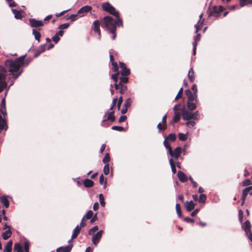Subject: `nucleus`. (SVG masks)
I'll use <instances>...</instances> for the list:
<instances>
[{"instance_id": "obj_1", "label": "nucleus", "mask_w": 252, "mask_h": 252, "mask_svg": "<svg viewBox=\"0 0 252 252\" xmlns=\"http://www.w3.org/2000/svg\"><path fill=\"white\" fill-rule=\"evenodd\" d=\"M26 56L25 54L14 60H7L5 62V68L0 66V93L7 88L5 79L7 71L10 72V75H12L14 80L17 79L22 73L23 70L21 67L25 64L24 60Z\"/></svg>"}, {"instance_id": "obj_2", "label": "nucleus", "mask_w": 252, "mask_h": 252, "mask_svg": "<svg viewBox=\"0 0 252 252\" xmlns=\"http://www.w3.org/2000/svg\"><path fill=\"white\" fill-rule=\"evenodd\" d=\"M100 26L103 30L109 31L110 29V16H106L100 19L93 22L92 28L94 32H100Z\"/></svg>"}, {"instance_id": "obj_3", "label": "nucleus", "mask_w": 252, "mask_h": 252, "mask_svg": "<svg viewBox=\"0 0 252 252\" xmlns=\"http://www.w3.org/2000/svg\"><path fill=\"white\" fill-rule=\"evenodd\" d=\"M111 15L115 16V19L111 17V32H115L117 27L123 26L122 19L120 18L119 13L111 5Z\"/></svg>"}, {"instance_id": "obj_4", "label": "nucleus", "mask_w": 252, "mask_h": 252, "mask_svg": "<svg viewBox=\"0 0 252 252\" xmlns=\"http://www.w3.org/2000/svg\"><path fill=\"white\" fill-rule=\"evenodd\" d=\"M189 109H185L182 111V117L184 120L189 121L192 119L198 120L200 119L198 111H196L195 112H192Z\"/></svg>"}, {"instance_id": "obj_5", "label": "nucleus", "mask_w": 252, "mask_h": 252, "mask_svg": "<svg viewBox=\"0 0 252 252\" xmlns=\"http://www.w3.org/2000/svg\"><path fill=\"white\" fill-rule=\"evenodd\" d=\"M224 9V7L222 6H219V7L214 6L213 9L210 12L209 15L217 18L220 15L221 12Z\"/></svg>"}, {"instance_id": "obj_6", "label": "nucleus", "mask_w": 252, "mask_h": 252, "mask_svg": "<svg viewBox=\"0 0 252 252\" xmlns=\"http://www.w3.org/2000/svg\"><path fill=\"white\" fill-rule=\"evenodd\" d=\"M113 56L111 55V65H112V69L114 72H115L116 73L111 75V78L114 80L117 79L119 75V67L116 62L113 61Z\"/></svg>"}, {"instance_id": "obj_7", "label": "nucleus", "mask_w": 252, "mask_h": 252, "mask_svg": "<svg viewBox=\"0 0 252 252\" xmlns=\"http://www.w3.org/2000/svg\"><path fill=\"white\" fill-rule=\"evenodd\" d=\"M182 152V148L180 147H177L173 151L171 149V152L169 153V154L171 157V158H174L175 159H177L180 157Z\"/></svg>"}, {"instance_id": "obj_8", "label": "nucleus", "mask_w": 252, "mask_h": 252, "mask_svg": "<svg viewBox=\"0 0 252 252\" xmlns=\"http://www.w3.org/2000/svg\"><path fill=\"white\" fill-rule=\"evenodd\" d=\"M185 94L188 97V101H194L196 102L198 101L197 94L192 93L190 90H186Z\"/></svg>"}, {"instance_id": "obj_9", "label": "nucleus", "mask_w": 252, "mask_h": 252, "mask_svg": "<svg viewBox=\"0 0 252 252\" xmlns=\"http://www.w3.org/2000/svg\"><path fill=\"white\" fill-rule=\"evenodd\" d=\"M29 22L31 26L34 28H38L44 25V21L37 20L35 19H30Z\"/></svg>"}, {"instance_id": "obj_10", "label": "nucleus", "mask_w": 252, "mask_h": 252, "mask_svg": "<svg viewBox=\"0 0 252 252\" xmlns=\"http://www.w3.org/2000/svg\"><path fill=\"white\" fill-rule=\"evenodd\" d=\"M114 81L115 82V87L116 90L119 91L121 94H123L126 90V86L121 83H117V79Z\"/></svg>"}, {"instance_id": "obj_11", "label": "nucleus", "mask_w": 252, "mask_h": 252, "mask_svg": "<svg viewBox=\"0 0 252 252\" xmlns=\"http://www.w3.org/2000/svg\"><path fill=\"white\" fill-rule=\"evenodd\" d=\"M103 231L102 230H100L98 231L96 234H93V237L92 238L93 243L94 245H97V243L99 242L100 239L102 237Z\"/></svg>"}, {"instance_id": "obj_12", "label": "nucleus", "mask_w": 252, "mask_h": 252, "mask_svg": "<svg viewBox=\"0 0 252 252\" xmlns=\"http://www.w3.org/2000/svg\"><path fill=\"white\" fill-rule=\"evenodd\" d=\"M119 64L120 67L122 68L121 72L122 76L128 75L130 74V70L126 67V64L122 62H120Z\"/></svg>"}, {"instance_id": "obj_13", "label": "nucleus", "mask_w": 252, "mask_h": 252, "mask_svg": "<svg viewBox=\"0 0 252 252\" xmlns=\"http://www.w3.org/2000/svg\"><path fill=\"white\" fill-rule=\"evenodd\" d=\"M5 116H3V117H2V115L0 114V132L3 129L6 130L8 128L5 120Z\"/></svg>"}, {"instance_id": "obj_14", "label": "nucleus", "mask_w": 252, "mask_h": 252, "mask_svg": "<svg viewBox=\"0 0 252 252\" xmlns=\"http://www.w3.org/2000/svg\"><path fill=\"white\" fill-rule=\"evenodd\" d=\"M123 102V98L122 96H120L119 99L114 98L112 100V106H111V110L113 107H117L118 109H120L121 105Z\"/></svg>"}, {"instance_id": "obj_15", "label": "nucleus", "mask_w": 252, "mask_h": 252, "mask_svg": "<svg viewBox=\"0 0 252 252\" xmlns=\"http://www.w3.org/2000/svg\"><path fill=\"white\" fill-rule=\"evenodd\" d=\"M195 205V204L192 201H187L184 204L185 207L188 212L192 210L194 208Z\"/></svg>"}, {"instance_id": "obj_16", "label": "nucleus", "mask_w": 252, "mask_h": 252, "mask_svg": "<svg viewBox=\"0 0 252 252\" xmlns=\"http://www.w3.org/2000/svg\"><path fill=\"white\" fill-rule=\"evenodd\" d=\"M177 176L181 182L185 183L188 181V178L187 175L182 171H178L177 173Z\"/></svg>"}, {"instance_id": "obj_17", "label": "nucleus", "mask_w": 252, "mask_h": 252, "mask_svg": "<svg viewBox=\"0 0 252 252\" xmlns=\"http://www.w3.org/2000/svg\"><path fill=\"white\" fill-rule=\"evenodd\" d=\"M200 36H201L200 34L198 33L195 38L194 42L193 43V55H195L196 54L197 43L198 41H199L200 40Z\"/></svg>"}, {"instance_id": "obj_18", "label": "nucleus", "mask_w": 252, "mask_h": 252, "mask_svg": "<svg viewBox=\"0 0 252 252\" xmlns=\"http://www.w3.org/2000/svg\"><path fill=\"white\" fill-rule=\"evenodd\" d=\"M0 106H1V112L2 114V115L6 116L7 115V113L6 111L5 97H4L1 100Z\"/></svg>"}, {"instance_id": "obj_19", "label": "nucleus", "mask_w": 252, "mask_h": 252, "mask_svg": "<svg viewBox=\"0 0 252 252\" xmlns=\"http://www.w3.org/2000/svg\"><path fill=\"white\" fill-rule=\"evenodd\" d=\"M92 7L90 6L86 5L81 8L78 11V14L85 13L90 11Z\"/></svg>"}, {"instance_id": "obj_20", "label": "nucleus", "mask_w": 252, "mask_h": 252, "mask_svg": "<svg viewBox=\"0 0 252 252\" xmlns=\"http://www.w3.org/2000/svg\"><path fill=\"white\" fill-rule=\"evenodd\" d=\"M194 101H187V106L189 110H194L196 108V104L193 102Z\"/></svg>"}, {"instance_id": "obj_21", "label": "nucleus", "mask_w": 252, "mask_h": 252, "mask_svg": "<svg viewBox=\"0 0 252 252\" xmlns=\"http://www.w3.org/2000/svg\"><path fill=\"white\" fill-rule=\"evenodd\" d=\"M12 244V241L11 240L9 241L4 247L3 252H11Z\"/></svg>"}, {"instance_id": "obj_22", "label": "nucleus", "mask_w": 252, "mask_h": 252, "mask_svg": "<svg viewBox=\"0 0 252 252\" xmlns=\"http://www.w3.org/2000/svg\"><path fill=\"white\" fill-rule=\"evenodd\" d=\"M103 10L110 14V4L108 2H104L102 4Z\"/></svg>"}, {"instance_id": "obj_23", "label": "nucleus", "mask_w": 252, "mask_h": 252, "mask_svg": "<svg viewBox=\"0 0 252 252\" xmlns=\"http://www.w3.org/2000/svg\"><path fill=\"white\" fill-rule=\"evenodd\" d=\"M12 232L11 230L7 229L2 233V237L4 240L8 239L11 235Z\"/></svg>"}, {"instance_id": "obj_24", "label": "nucleus", "mask_w": 252, "mask_h": 252, "mask_svg": "<svg viewBox=\"0 0 252 252\" xmlns=\"http://www.w3.org/2000/svg\"><path fill=\"white\" fill-rule=\"evenodd\" d=\"M188 78L191 82H193L194 80V71L193 67H191L188 73Z\"/></svg>"}, {"instance_id": "obj_25", "label": "nucleus", "mask_w": 252, "mask_h": 252, "mask_svg": "<svg viewBox=\"0 0 252 252\" xmlns=\"http://www.w3.org/2000/svg\"><path fill=\"white\" fill-rule=\"evenodd\" d=\"M63 32H56V34L52 37V40L57 43L60 39V37L63 36Z\"/></svg>"}, {"instance_id": "obj_26", "label": "nucleus", "mask_w": 252, "mask_h": 252, "mask_svg": "<svg viewBox=\"0 0 252 252\" xmlns=\"http://www.w3.org/2000/svg\"><path fill=\"white\" fill-rule=\"evenodd\" d=\"M83 184L85 187L90 188L94 185V182L90 179H86L84 180Z\"/></svg>"}, {"instance_id": "obj_27", "label": "nucleus", "mask_w": 252, "mask_h": 252, "mask_svg": "<svg viewBox=\"0 0 252 252\" xmlns=\"http://www.w3.org/2000/svg\"><path fill=\"white\" fill-rule=\"evenodd\" d=\"M14 250L16 252H24L22 245L20 243H15L14 246Z\"/></svg>"}, {"instance_id": "obj_28", "label": "nucleus", "mask_w": 252, "mask_h": 252, "mask_svg": "<svg viewBox=\"0 0 252 252\" xmlns=\"http://www.w3.org/2000/svg\"><path fill=\"white\" fill-rule=\"evenodd\" d=\"M12 11L14 15V17L17 19H21L22 18L21 12L16 9H12Z\"/></svg>"}, {"instance_id": "obj_29", "label": "nucleus", "mask_w": 252, "mask_h": 252, "mask_svg": "<svg viewBox=\"0 0 252 252\" xmlns=\"http://www.w3.org/2000/svg\"><path fill=\"white\" fill-rule=\"evenodd\" d=\"M249 4H252V0H239V5L241 7H244Z\"/></svg>"}, {"instance_id": "obj_30", "label": "nucleus", "mask_w": 252, "mask_h": 252, "mask_svg": "<svg viewBox=\"0 0 252 252\" xmlns=\"http://www.w3.org/2000/svg\"><path fill=\"white\" fill-rule=\"evenodd\" d=\"M105 116H106V119L103 120L102 121V126H108V125H107L106 123H107V121H109L110 120V112H107Z\"/></svg>"}, {"instance_id": "obj_31", "label": "nucleus", "mask_w": 252, "mask_h": 252, "mask_svg": "<svg viewBox=\"0 0 252 252\" xmlns=\"http://www.w3.org/2000/svg\"><path fill=\"white\" fill-rule=\"evenodd\" d=\"M1 202L3 204L5 208H8L9 206V201L5 196H2L0 198Z\"/></svg>"}, {"instance_id": "obj_32", "label": "nucleus", "mask_w": 252, "mask_h": 252, "mask_svg": "<svg viewBox=\"0 0 252 252\" xmlns=\"http://www.w3.org/2000/svg\"><path fill=\"white\" fill-rule=\"evenodd\" d=\"M30 243L29 241H26L24 244V251L25 252H30L29 248H30Z\"/></svg>"}, {"instance_id": "obj_33", "label": "nucleus", "mask_w": 252, "mask_h": 252, "mask_svg": "<svg viewBox=\"0 0 252 252\" xmlns=\"http://www.w3.org/2000/svg\"><path fill=\"white\" fill-rule=\"evenodd\" d=\"M169 163H170V165L171 167L172 171L173 174H175L176 172V169L175 165V164L174 163V161H173V160L172 159V158H170L169 159Z\"/></svg>"}, {"instance_id": "obj_34", "label": "nucleus", "mask_w": 252, "mask_h": 252, "mask_svg": "<svg viewBox=\"0 0 252 252\" xmlns=\"http://www.w3.org/2000/svg\"><path fill=\"white\" fill-rule=\"evenodd\" d=\"M202 17V14H200L199 15V17L201 19ZM201 19L198 22L197 24L195 25V28H196V32H198L199 31L201 30V28L200 27L202 25L203 21H200Z\"/></svg>"}, {"instance_id": "obj_35", "label": "nucleus", "mask_w": 252, "mask_h": 252, "mask_svg": "<svg viewBox=\"0 0 252 252\" xmlns=\"http://www.w3.org/2000/svg\"><path fill=\"white\" fill-rule=\"evenodd\" d=\"M180 119V116L178 112H174V116L173 119L174 123H176L178 122Z\"/></svg>"}, {"instance_id": "obj_36", "label": "nucleus", "mask_w": 252, "mask_h": 252, "mask_svg": "<svg viewBox=\"0 0 252 252\" xmlns=\"http://www.w3.org/2000/svg\"><path fill=\"white\" fill-rule=\"evenodd\" d=\"M251 189H252L251 187H247L245 189H243V192H242V200L243 201H245L246 198L247 196V193H246L247 190H248Z\"/></svg>"}, {"instance_id": "obj_37", "label": "nucleus", "mask_w": 252, "mask_h": 252, "mask_svg": "<svg viewBox=\"0 0 252 252\" xmlns=\"http://www.w3.org/2000/svg\"><path fill=\"white\" fill-rule=\"evenodd\" d=\"M98 230V227L97 225H95L90 229L89 231V234L90 235L94 234V233Z\"/></svg>"}, {"instance_id": "obj_38", "label": "nucleus", "mask_w": 252, "mask_h": 252, "mask_svg": "<svg viewBox=\"0 0 252 252\" xmlns=\"http://www.w3.org/2000/svg\"><path fill=\"white\" fill-rule=\"evenodd\" d=\"M99 199L100 205L102 207H104L105 203L104 202V197L102 194H99Z\"/></svg>"}, {"instance_id": "obj_39", "label": "nucleus", "mask_w": 252, "mask_h": 252, "mask_svg": "<svg viewBox=\"0 0 252 252\" xmlns=\"http://www.w3.org/2000/svg\"><path fill=\"white\" fill-rule=\"evenodd\" d=\"M178 137L181 141H186L188 138L187 135L182 133H179Z\"/></svg>"}, {"instance_id": "obj_40", "label": "nucleus", "mask_w": 252, "mask_h": 252, "mask_svg": "<svg viewBox=\"0 0 252 252\" xmlns=\"http://www.w3.org/2000/svg\"><path fill=\"white\" fill-rule=\"evenodd\" d=\"M166 125L162 124L161 123H159L157 126V128L158 129V131L160 132L162 130H164L166 129Z\"/></svg>"}, {"instance_id": "obj_41", "label": "nucleus", "mask_w": 252, "mask_h": 252, "mask_svg": "<svg viewBox=\"0 0 252 252\" xmlns=\"http://www.w3.org/2000/svg\"><path fill=\"white\" fill-rule=\"evenodd\" d=\"M165 138H166V140L168 139L172 141H174L176 139V136L174 133H170L169 134L168 137Z\"/></svg>"}, {"instance_id": "obj_42", "label": "nucleus", "mask_w": 252, "mask_h": 252, "mask_svg": "<svg viewBox=\"0 0 252 252\" xmlns=\"http://www.w3.org/2000/svg\"><path fill=\"white\" fill-rule=\"evenodd\" d=\"M68 26L69 24L67 23L60 25L59 27L60 30L59 32H63V30L66 29Z\"/></svg>"}, {"instance_id": "obj_43", "label": "nucleus", "mask_w": 252, "mask_h": 252, "mask_svg": "<svg viewBox=\"0 0 252 252\" xmlns=\"http://www.w3.org/2000/svg\"><path fill=\"white\" fill-rule=\"evenodd\" d=\"M163 144H164V146H165V147L167 149H168V153H171L172 148H171V146L169 145V144H168V143L167 142L166 138L165 139V140L163 142Z\"/></svg>"}, {"instance_id": "obj_44", "label": "nucleus", "mask_w": 252, "mask_h": 252, "mask_svg": "<svg viewBox=\"0 0 252 252\" xmlns=\"http://www.w3.org/2000/svg\"><path fill=\"white\" fill-rule=\"evenodd\" d=\"M206 199V196L205 194H201L199 196V202L200 203H205Z\"/></svg>"}, {"instance_id": "obj_45", "label": "nucleus", "mask_w": 252, "mask_h": 252, "mask_svg": "<svg viewBox=\"0 0 252 252\" xmlns=\"http://www.w3.org/2000/svg\"><path fill=\"white\" fill-rule=\"evenodd\" d=\"M103 173L105 175H108L109 173V164L107 163L105 165L103 168Z\"/></svg>"}, {"instance_id": "obj_46", "label": "nucleus", "mask_w": 252, "mask_h": 252, "mask_svg": "<svg viewBox=\"0 0 252 252\" xmlns=\"http://www.w3.org/2000/svg\"><path fill=\"white\" fill-rule=\"evenodd\" d=\"M93 212L92 210H90V211H88L87 213V214H86L85 216H84V217H85V218H86V219H90L92 218V217H93Z\"/></svg>"}, {"instance_id": "obj_47", "label": "nucleus", "mask_w": 252, "mask_h": 252, "mask_svg": "<svg viewBox=\"0 0 252 252\" xmlns=\"http://www.w3.org/2000/svg\"><path fill=\"white\" fill-rule=\"evenodd\" d=\"M176 212H177L178 217H181L182 213H181V208H180V205L178 203H177L176 205Z\"/></svg>"}, {"instance_id": "obj_48", "label": "nucleus", "mask_w": 252, "mask_h": 252, "mask_svg": "<svg viewBox=\"0 0 252 252\" xmlns=\"http://www.w3.org/2000/svg\"><path fill=\"white\" fill-rule=\"evenodd\" d=\"M99 184L100 185L104 184L105 185L106 183V179L103 176V174H101L99 177Z\"/></svg>"}, {"instance_id": "obj_49", "label": "nucleus", "mask_w": 252, "mask_h": 252, "mask_svg": "<svg viewBox=\"0 0 252 252\" xmlns=\"http://www.w3.org/2000/svg\"><path fill=\"white\" fill-rule=\"evenodd\" d=\"M128 81V78L126 77V76H124L123 77H120V81L119 83H126Z\"/></svg>"}, {"instance_id": "obj_50", "label": "nucleus", "mask_w": 252, "mask_h": 252, "mask_svg": "<svg viewBox=\"0 0 252 252\" xmlns=\"http://www.w3.org/2000/svg\"><path fill=\"white\" fill-rule=\"evenodd\" d=\"M195 125V122L193 121L189 120L186 123V125L189 127H193Z\"/></svg>"}, {"instance_id": "obj_51", "label": "nucleus", "mask_w": 252, "mask_h": 252, "mask_svg": "<svg viewBox=\"0 0 252 252\" xmlns=\"http://www.w3.org/2000/svg\"><path fill=\"white\" fill-rule=\"evenodd\" d=\"M111 129L119 131H122L124 130V128L121 126H114L111 127Z\"/></svg>"}, {"instance_id": "obj_52", "label": "nucleus", "mask_w": 252, "mask_h": 252, "mask_svg": "<svg viewBox=\"0 0 252 252\" xmlns=\"http://www.w3.org/2000/svg\"><path fill=\"white\" fill-rule=\"evenodd\" d=\"M32 34L34 35L35 39L39 42L41 37L40 32H32Z\"/></svg>"}, {"instance_id": "obj_53", "label": "nucleus", "mask_w": 252, "mask_h": 252, "mask_svg": "<svg viewBox=\"0 0 252 252\" xmlns=\"http://www.w3.org/2000/svg\"><path fill=\"white\" fill-rule=\"evenodd\" d=\"M131 103V100L130 98H128L126 100V101L124 103V106L127 108L128 107H129L130 106Z\"/></svg>"}, {"instance_id": "obj_54", "label": "nucleus", "mask_w": 252, "mask_h": 252, "mask_svg": "<svg viewBox=\"0 0 252 252\" xmlns=\"http://www.w3.org/2000/svg\"><path fill=\"white\" fill-rule=\"evenodd\" d=\"M109 160V153H107L105 156V157L103 158V162L106 164L108 163V161Z\"/></svg>"}, {"instance_id": "obj_55", "label": "nucleus", "mask_w": 252, "mask_h": 252, "mask_svg": "<svg viewBox=\"0 0 252 252\" xmlns=\"http://www.w3.org/2000/svg\"><path fill=\"white\" fill-rule=\"evenodd\" d=\"M71 250V246H67L63 248L62 252H70Z\"/></svg>"}, {"instance_id": "obj_56", "label": "nucleus", "mask_w": 252, "mask_h": 252, "mask_svg": "<svg viewBox=\"0 0 252 252\" xmlns=\"http://www.w3.org/2000/svg\"><path fill=\"white\" fill-rule=\"evenodd\" d=\"M243 219V213L242 210H240L239 211V220L241 223H242Z\"/></svg>"}, {"instance_id": "obj_57", "label": "nucleus", "mask_w": 252, "mask_h": 252, "mask_svg": "<svg viewBox=\"0 0 252 252\" xmlns=\"http://www.w3.org/2000/svg\"><path fill=\"white\" fill-rule=\"evenodd\" d=\"M251 184V180L249 179H246L243 182V186H247Z\"/></svg>"}, {"instance_id": "obj_58", "label": "nucleus", "mask_w": 252, "mask_h": 252, "mask_svg": "<svg viewBox=\"0 0 252 252\" xmlns=\"http://www.w3.org/2000/svg\"><path fill=\"white\" fill-rule=\"evenodd\" d=\"M77 17H78L77 14H72L69 17L68 19L69 20H70L71 21H75V20H76Z\"/></svg>"}, {"instance_id": "obj_59", "label": "nucleus", "mask_w": 252, "mask_h": 252, "mask_svg": "<svg viewBox=\"0 0 252 252\" xmlns=\"http://www.w3.org/2000/svg\"><path fill=\"white\" fill-rule=\"evenodd\" d=\"M81 230V227L78 225H77L75 228L74 229V232L77 234L78 235V234L79 233L80 231Z\"/></svg>"}, {"instance_id": "obj_60", "label": "nucleus", "mask_w": 252, "mask_h": 252, "mask_svg": "<svg viewBox=\"0 0 252 252\" xmlns=\"http://www.w3.org/2000/svg\"><path fill=\"white\" fill-rule=\"evenodd\" d=\"M46 44L41 45L37 50H38L41 53L45 51Z\"/></svg>"}, {"instance_id": "obj_61", "label": "nucleus", "mask_w": 252, "mask_h": 252, "mask_svg": "<svg viewBox=\"0 0 252 252\" xmlns=\"http://www.w3.org/2000/svg\"><path fill=\"white\" fill-rule=\"evenodd\" d=\"M191 89L193 91V93L194 94H197V89L196 85L195 84H193L192 85V86L191 87Z\"/></svg>"}, {"instance_id": "obj_62", "label": "nucleus", "mask_w": 252, "mask_h": 252, "mask_svg": "<svg viewBox=\"0 0 252 252\" xmlns=\"http://www.w3.org/2000/svg\"><path fill=\"white\" fill-rule=\"evenodd\" d=\"M182 92H183V88H181L180 89V90H179L178 94H177L176 96L175 97V99L176 100L177 99L179 98H180L181 97V94L182 93Z\"/></svg>"}, {"instance_id": "obj_63", "label": "nucleus", "mask_w": 252, "mask_h": 252, "mask_svg": "<svg viewBox=\"0 0 252 252\" xmlns=\"http://www.w3.org/2000/svg\"><path fill=\"white\" fill-rule=\"evenodd\" d=\"M8 4H9V5L10 7H14V6H16V3H15V2L13 0H10L9 2H8Z\"/></svg>"}, {"instance_id": "obj_64", "label": "nucleus", "mask_w": 252, "mask_h": 252, "mask_svg": "<svg viewBox=\"0 0 252 252\" xmlns=\"http://www.w3.org/2000/svg\"><path fill=\"white\" fill-rule=\"evenodd\" d=\"M99 205L98 203H97V202L94 203V206H93L94 210L95 211H97L99 208Z\"/></svg>"}]
</instances>
